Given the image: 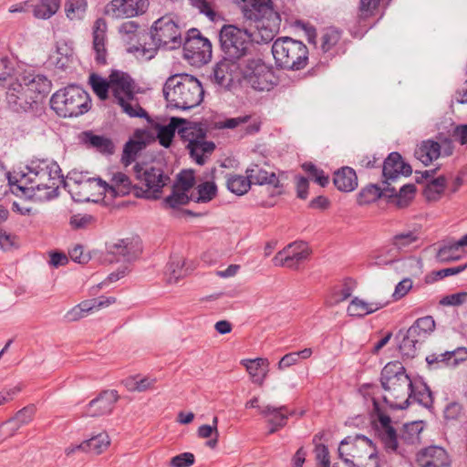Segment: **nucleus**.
<instances>
[{
	"mask_svg": "<svg viewBox=\"0 0 467 467\" xmlns=\"http://www.w3.org/2000/svg\"><path fill=\"white\" fill-rule=\"evenodd\" d=\"M162 91L168 107L182 110L199 106L204 95L201 82L188 74L169 77Z\"/></svg>",
	"mask_w": 467,
	"mask_h": 467,
	"instance_id": "obj_1",
	"label": "nucleus"
},
{
	"mask_svg": "<svg viewBox=\"0 0 467 467\" xmlns=\"http://www.w3.org/2000/svg\"><path fill=\"white\" fill-rule=\"evenodd\" d=\"M150 43H139L138 46H132L129 52H139L146 60L155 57L160 47L173 50L182 45V29L180 26L169 16H164L156 20L151 28L149 36Z\"/></svg>",
	"mask_w": 467,
	"mask_h": 467,
	"instance_id": "obj_2",
	"label": "nucleus"
},
{
	"mask_svg": "<svg viewBox=\"0 0 467 467\" xmlns=\"http://www.w3.org/2000/svg\"><path fill=\"white\" fill-rule=\"evenodd\" d=\"M380 383L387 392L383 401L394 410H404L410 406V399H406L412 380L406 373L400 362H389L381 370Z\"/></svg>",
	"mask_w": 467,
	"mask_h": 467,
	"instance_id": "obj_3",
	"label": "nucleus"
},
{
	"mask_svg": "<svg viewBox=\"0 0 467 467\" xmlns=\"http://www.w3.org/2000/svg\"><path fill=\"white\" fill-rule=\"evenodd\" d=\"M241 10L246 20L254 22L265 42L273 39L278 31L281 18L274 10L271 0H243Z\"/></svg>",
	"mask_w": 467,
	"mask_h": 467,
	"instance_id": "obj_4",
	"label": "nucleus"
},
{
	"mask_svg": "<svg viewBox=\"0 0 467 467\" xmlns=\"http://www.w3.org/2000/svg\"><path fill=\"white\" fill-rule=\"evenodd\" d=\"M272 54L277 68L297 71L306 67L309 52L302 41L284 36L275 40Z\"/></svg>",
	"mask_w": 467,
	"mask_h": 467,
	"instance_id": "obj_5",
	"label": "nucleus"
},
{
	"mask_svg": "<svg viewBox=\"0 0 467 467\" xmlns=\"http://www.w3.org/2000/svg\"><path fill=\"white\" fill-rule=\"evenodd\" d=\"M221 50L224 57L244 63L253 55L252 35L234 25H224L219 33Z\"/></svg>",
	"mask_w": 467,
	"mask_h": 467,
	"instance_id": "obj_6",
	"label": "nucleus"
},
{
	"mask_svg": "<svg viewBox=\"0 0 467 467\" xmlns=\"http://www.w3.org/2000/svg\"><path fill=\"white\" fill-rule=\"evenodd\" d=\"M50 106L60 117H78L89 110L90 99L79 86L69 85L52 95Z\"/></svg>",
	"mask_w": 467,
	"mask_h": 467,
	"instance_id": "obj_7",
	"label": "nucleus"
},
{
	"mask_svg": "<svg viewBox=\"0 0 467 467\" xmlns=\"http://www.w3.org/2000/svg\"><path fill=\"white\" fill-rule=\"evenodd\" d=\"M179 136L198 165H204L216 149L213 141L206 140V130L200 123L191 122L187 128H181Z\"/></svg>",
	"mask_w": 467,
	"mask_h": 467,
	"instance_id": "obj_8",
	"label": "nucleus"
},
{
	"mask_svg": "<svg viewBox=\"0 0 467 467\" xmlns=\"http://www.w3.org/2000/svg\"><path fill=\"white\" fill-rule=\"evenodd\" d=\"M136 178L140 181L145 188L135 189V197L148 200L161 198L162 188L170 182V177L164 173L161 168L148 167L142 169L140 164L134 166Z\"/></svg>",
	"mask_w": 467,
	"mask_h": 467,
	"instance_id": "obj_9",
	"label": "nucleus"
},
{
	"mask_svg": "<svg viewBox=\"0 0 467 467\" xmlns=\"http://www.w3.org/2000/svg\"><path fill=\"white\" fill-rule=\"evenodd\" d=\"M242 81L257 91H269L276 85L274 72L262 59L254 57L244 63Z\"/></svg>",
	"mask_w": 467,
	"mask_h": 467,
	"instance_id": "obj_10",
	"label": "nucleus"
},
{
	"mask_svg": "<svg viewBox=\"0 0 467 467\" xmlns=\"http://www.w3.org/2000/svg\"><path fill=\"white\" fill-rule=\"evenodd\" d=\"M340 445H352L353 452L350 455L353 458H361L359 451H364L368 455V460L365 463L355 462L353 460L343 456L341 449H338L339 458L348 467H379V456L376 451V447L373 441L362 434H357L355 436H347L340 441Z\"/></svg>",
	"mask_w": 467,
	"mask_h": 467,
	"instance_id": "obj_11",
	"label": "nucleus"
},
{
	"mask_svg": "<svg viewBox=\"0 0 467 467\" xmlns=\"http://www.w3.org/2000/svg\"><path fill=\"white\" fill-rule=\"evenodd\" d=\"M182 46L184 58L192 65L202 66L212 58V44L197 28H192L187 32Z\"/></svg>",
	"mask_w": 467,
	"mask_h": 467,
	"instance_id": "obj_12",
	"label": "nucleus"
},
{
	"mask_svg": "<svg viewBox=\"0 0 467 467\" xmlns=\"http://www.w3.org/2000/svg\"><path fill=\"white\" fill-rule=\"evenodd\" d=\"M57 172H61L57 162L44 159L33 160L26 166V171H21L20 177L16 181L17 187L24 194L27 193V187L41 183L47 175L55 176Z\"/></svg>",
	"mask_w": 467,
	"mask_h": 467,
	"instance_id": "obj_13",
	"label": "nucleus"
},
{
	"mask_svg": "<svg viewBox=\"0 0 467 467\" xmlns=\"http://www.w3.org/2000/svg\"><path fill=\"white\" fill-rule=\"evenodd\" d=\"M244 63L223 56L213 69L211 79L225 89H231L242 83Z\"/></svg>",
	"mask_w": 467,
	"mask_h": 467,
	"instance_id": "obj_14",
	"label": "nucleus"
},
{
	"mask_svg": "<svg viewBox=\"0 0 467 467\" xmlns=\"http://www.w3.org/2000/svg\"><path fill=\"white\" fill-rule=\"evenodd\" d=\"M310 254L309 247L305 242H296L279 251L273 258L275 266H285L296 269Z\"/></svg>",
	"mask_w": 467,
	"mask_h": 467,
	"instance_id": "obj_15",
	"label": "nucleus"
},
{
	"mask_svg": "<svg viewBox=\"0 0 467 467\" xmlns=\"http://www.w3.org/2000/svg\"><path fill=\"white\" fill-rule=\"evenodd\" d=\"M107 251L109 254L115 256L118 262H131L140 255L142 245L139 237H129L108 244Z\"/></svg>",
	"mask_w": 467,
	"mask_h": 467,
	"instance_id": "obj_16",
	"label": "nucleus"
},
{
	"mask_svg": "<svg viewBox=\"0 0 467 467\" xmlns=\"http://www.w3.org/2000/svg\"><path fill=\"white\" fill-rule=\"evenodd\" d=\"M412 173L411 166L403 161L400 153L392 151L385 159L382 165L383 184L391 186L401 175L410 176Z\"/></svg>",
	"mask_w": 467,
	"mask_h": 467,
	"instance_id": "obj_17",
	"label": "nucleus"
},
{
	"mask_svg": "<svg viewBox=\"0 0 467 467\" xmlns=\"http://www.w3.org/2000/svg\"><path fill=\"white\" fill-rule=\"evenodd\" d=\"M148 0H112L105 7V14L113 18L133 17L143 14Z\"/></svg>",
	"mask_w": 467,
	"mask_h": 467,
	"instance_id": "obj_18",
	"label": "nucleus"
},
{
	"mask_svg": "<svg viewBox=\"0 0 467 467\" xmlns=\"http://www.w3.org/2000/svg\"><path fill=\"white\" fill-rule=\"evenodd\" d=\"M61 172H57L55 176H47L43 179L41 183H36L35 186L27 187V193L25 195L31 200L45 202L49 201L58 194V184L62 181Z\"/></svg>",
	"mask_w": 467,
	"mask_h": 467,
	"instance_id": "obj_19",
	"label": "nucleus"
},
{
	"mask_svg": "<svg viewBox=\"0 0 467 467\" xmlns=\"http://www.w3.org/2000/svg\"><path fill=\"white\" fill-rule=\"evenodd\" d=\"M428 367L431 369L442 368H456L467 360V348L460 347L451 351L442 353H431L425 358Z\"/></svg>",
	"mask_w": 467,
	"mask_h": 467,
	"instance_id": "obj_20",
	"label": "nucleus"
},
{
	"mask_svg": "<svg viewBox=\"0 0 467 467\" xmlns=\"http://www.w3.org/2000/svg\"><path fill=\"white\" fill-rule=\"evenodd\" d=\"M416 464L418 467H449L451 459L444 448L431 445L417 453Z\"/></svg>",
	"mask_w": 467,
	"mask_h": 467,
	"instance_id": "obj_21",
	"label": "nucleus"
},
{
	"mask_svg": "<svg viewBox=\"0 0 467 467\" xmlns=\"http://www.w3.org/2000/svg\"><path fill=\"white\" fill-rule=\"evenodd\" d=\"M6 102L13 111L26 112L36 103L35 97L26 89L22 83L10 86L6 91Z\"/></svg>",
	"mask_w": 467,
	"mask_h": 467,
	"instance_id": "obj_22",
	"label": "nucleus"
},
{
	"mask_svg": "<svg viewBox=\"0 0 467 467\" xmlns=\"http://www.w3.org/2000/svg\"><path fill=\"white\" fill-rule=\"evenodd\" d=\"M135 81L126 72L112 70L110 73V90L114 99H135Z\"/></svg>",
	"mask_w": 467,
	"mask_h": 467,
	"instance_id": "obj_23",
	"label": "nucleus"
},
{
	"mask_svg": "<svg viewBox=\"0 0 467 467\" xmlns=\"http://www.w3.org/2000/svg\"><path fill=\"white\" fill-rule=\"evenodd\" d=\"M119 400L117 390H104L97 398L93 399L88 405L86 415L89 417H99L109 414Z\"/></svg>",
	"mask_w": 467,
	"mask_h": 467,
	"instance_id": "obj_24",
	"label": "nucleus"
},
{
	"mask_svg": "<svg viewBox=\"0 0 467 467\" xmlns=\"http://www.w3.org/2000/svg\"><path fill=\"white\" fill-rule=\"evenodd\" d=\"M149 137L146 130H137L134 132V138L127 141L123 148L121 162L124 166L130 165L136 160L138 153L146 147Z\"/></svg>",
	"mask_w": 467,
	"mask_h": 467,
	"instance_id": "obj_25",
	"label": "nucleus"
},
{
	"mask_svg": "<svg viewBox=\"0 0 467 467\" xmlns=\"http://www.w3.org/2000/svg\"><path fill=\"white\" fill-rule=\"evenodd\" d=\"M135 189H140V186L132 184L129 176L123 172L114 173L110 182H106L104 185V192L113 197L126 196L130 193L135 196Z\"/></svg>",
	"mask_w": 467,
	"mask_h": 467,
	"instance_id": "obj_26",
	"label": "nucleus"
},
{
	"mask_svg": "<svg viewBox=\"0 0 467 467\" xmlns=\"http://www.w3.org/2000/svg\"><path fill=\"white\" fill-rule=\"evenodd\" d=\"M190 121L184 119L172 117L170 119L169 124L161 125L159 123L152 124L153 128L157 131V138L161 146L169 148L172 142L176 131L179 133L181 128H187Z\"/></svg>",
	"mask_w": 467,
	"mask_h": 467,
	"instance_id": "obj_27",
	"label": "nucleus"
},
{
	"mask_svg": "<svg viewBox=\"0 0 467 467\" xmlns=\"http://www.w3.org/2000/svg\"><path fill=\"white\" fill-rule=\"evenodd\" d=\"M107 25L101 18H98L93 26V50L95 52V61L99 65L107 63V49L105 47Z\"/></svg>",
	"mask_w": 467,
	"mask_h": 467,
	"instance_id": "obj_28",
	"label": "nucleus"
},
{
	"mask_svg": "<svg viewBox=\"0 0 467 467\" xmlns=\"http://www.w3.org/2000/svg\"><path fill=\"white\" fill-rule=\"evenodd\" d=\"M26 89L35 97L36 101L38 99L46 97L51 90V81L41 74H28L23 78V83Z\"/></svg>",
	"mask_w": 467,
	"mask_h": 467,
	"instance_id": "obj_29",
	"label": "nucleus"
},
{
	"mask_svg": "<svg viewBox=\"0 0 467 467\" xmlns=\"http://www.w3.org/2000/svg\"><path fill=\"white\" fill-rule=\"evenodd\" d=\"M260 413L264 417L268 418L267 421L271 425V428L268 431V434H273L285 427L287 423L288 415L292 414V412L289 413L287 411L285 406L274 407L271 405H267L263 408Z\"/></svg>",
	"mask_w": 467,
	"mask_h": 467,
	"instance_id": "obj_30",
	"label": "nucleus"
},
{
	"mask_svg": "<svg viewBox=\"0 0 467 467\" xmlns=\"http://www.w3.org/2000/svg\"><path fill=\"white\" fill-rule=\"evenodd\" d=\"M396 194V189L388 184H384L383 188L376 184H369L363 188L358 195V203L365 205L376 202L380 197L393 198Z\"/></svg>",
	"mask_w": 467,
	"mask_h": 467,
	"instance_id": "obj_31",
	"label": "nucleus"
},
{
	"mask_svg": "<svg viewBox=\"0 0 467 467\" xmlns=\"http://www.w3.org/2000/svg\"><path fill=\"white\" fill-rule=\"evenodd\" d=\"M106 182L101 178H92V180L85 181L83 184L78 187H71L69 192L76 202H89L94 195L95 191L102 190L104 192Z\"/></svg>",
	"mask_w": 467,
	"mask_h": 467,
	"instance_id": "obj_32",
	"label": "nucleus"
},
{
	"mask_svg": "<svg viewBox=\"0 0 467 467\" xmlns=\"http://www.w3.org/2000/svg\"><path fill=\"white\" fill-rule=\"evenodd\" d=\"M245 173L248 175L251 184L271 185L275 189L282 187L275 172L267 171L257 164H252L248 167Z\"/></svg>",
	"mask_w": 467,
	"mask_h": 467,
	"instance_id": "obj_33",
	"label": "nucleus"
},
{
	"mask_svg": "<svg viewBox=\"0 0 467 467\" xmlns=\"http://www.w3.org/2000/svg\"><path fill=\"white\" fill-rule=\"evenodd\" d=\"M441 155V146L432 140L421 141L414 151V156L423 165L428 166Z\"/></svg>",
	"mask_w": 467,
	"mask_h": 467,
	"instance_id": "obj_34",
	"label": "nucleus"
},
{
	"mask_svg": "<svg viewBox=\"0 0 467 467\" xmlns=\"http://www.w3.org/2000/svg\"><path fill=\"white\" fill-rule=\"evenodd\" d=\"M82 141L88 148L95 149L97 151L103 154L111 155L115 150L111 139L104 135L94 134L91 130L82 133Z\"/></svg>",
	"mask_w": 467,
	"mask_h": 467,
	"instance_id": "obj_35",
	"label": "nucleus"
},
{
	"mask_svg": "<svg viewBox=\"0 0 467 467\" xmlns=\"http://www.w3.org/2000/svg\"><path fill=\"white\" fill-rule=\"evenodd\" d=\"M334 185L340 192H349L358 186V177L354 169L350 167H342L334 172Z\"/></svg>",
	"mask_w": 467,
	"mask_h": 467,
	"instance_id": "obj_36",
	"label": "nucleus"
},
{
	"mask_svg": "<svg viewBox=\"0 0 467 467\" xmlns=\"http://www.w3.org/2000/svg\"><path fill=\"white\" fill-rule=\"evenodd\" d=\"M406 399L411 402H417L424 408H431L433 403L431 391L428 385L422 381H412V387L410 388Z\"/></svg>",
	"mask_w": 467,
	"mask_h": 467,
	"instance_id": "obj_37",
	"label": "nucleus"
},
{
	"mask_svg": "<svg viewBox=\"0 0 467 467\" xmlns=\"http://www.w3.org/2000/svg\"><path fill=\"white\" fill-rule=\"evenodd\" d=\"M435 329V321L431 316L418 318L408 331L411 337L418 339L420 344L431 335Z\"/></svg>",
	"mask_w": 467,
	"mask_h": 467,
	"instance_id": "obj_38",
	"label": "nucleus"
},
{
	"mask_svg": "<svg viewBox=\"0 0 467 467\" xmlns=\"http://www.w3.org/2000/svg\"><path fill=\"white\" fill-rule=\"evenodd\" d=\"M386 306V303L381 302H365L362 299L355 297L351 300L348 306L347 312L350 317H363L367 315L372 314Z\"/></svg>",
	"mask_w": 467,
	"mask_h": 467,
	"instance_id": "obj_39",
	"label": "nucleus"
},
{
	"mask_svg": "<svg viewBox=\"0 0 467 467\" xmlns=\"http://www.w3.org/2000/svg\"><path fill=\"white\" fill-rule=\"evenodd\" d=\"M241 363L245 367L253 381L262 385L268 370V359L257 358L254 359H244Z\"/></svg>",
	"mask_w": 467,
	"mask_h": 467,
	"instance_id": "obj_40",
	"label": "nucleus"
},
{
	"mask_svg": "<svg viewBox=\"0 0 467 467\" xmlns=\"http://www.w3.org/2000/svg\"><path fill=\"white\" fill-rule=\"evenodd\" d=\"M73 57V49L64 41L57 43L55 52L50 56V61L58 69L67 68Z\"/></svg>",
	"mask_w": 467,
	"mask_h": 467,
	"instance_id": "obj_41",
	"label": "nucleus"
},
{
	"mask_svg": "<svg viewBox=\"0 0 467 467\" xmlns=\"http://www.w3.org/2000/svg\"><path fill=\"white\" fill-rule=\"evenodd\" d=\"M457 241H443L437 251L436 258L439 262L447 263L457 261L461 258L460 248Z\"/></svg>",
	"mask_w": 467,
	"mask_h": 467,
	"instance_id": "obj_42",
	"label": "nucleus"
},
{
	"mask_svg": "<svg viewBox=\"0 0 467 467\" xmlns=\"http://www.w3.org/2000/svg\"><path fill=\"white\" fill-rule=\"evenodd\" d=\"M402 337L399 345V348L402 356L408 358H414L421 345L420 342L418 339L411 337L408 330L405 333L402 330H400L397 337Z\"/></svg>",
	"mask_w": 467,
	"mask_h": 467,
	"instance_id": "obj_43",
	"label": "nucleus"
},
{
	"mask_svg": "<svg viewBox=\"0 0 467 467\" xmlns=\"http://www.w3.org/2000/svg\"><path fill=\"white\" fill-rule=\"evenodd\" d=\"M226 187L231 192L241 196L249 191L251 187V181L247 174L246 176L229 174L227 176Z\"/></svg>",
	"mask_w": 467,
	"mask_h": 467,
	"instance_id": "obj_44",
	"label": "nucleus"
},
{
	"mask_svg": "<svg viewBox=\"0 0 467 467\" xmlns=\"http://www.w3.org/2000/svg\"><path fill=\"white\" fill-rule=\"evenodd\" d=\"M60 4L61 0H41L34 6V16L39 19H48L57 12Z\"/></svg>",
	"mask_w": 467,
	"mask_h": 467,
	"instance_id": "obj_45",
	"label": "nucleus"
},
{
	"mask_svg": "<svg viewBox=\"0 0 467 467\" xmlns=\"http://www.w3.org/2000/svg\"><path fill=\"white\" fill-rule=\"evenodd\" d=\"M109 445V439L107 433L101 432L88 440L84 441L86 452L100 454Z\"/></svg>",
	"mask_w": 467,
	"mask_h": 467,
	"instance_id": "obj_46",
	"label": "nucleus"
},
{
	"mask_svg": "<svg viewBox=\"0 0 467 467\" xmlns=\"http://www.w3.org/2000/svg\"><path fill=\"white\" fill-rule=\"evenodd\" d=\"M89 84L99 99L106 100L109 98V90L110 89V75L109 76V80H107L99 75L93 73L89 77Z\"/></svg>",
	"mask_w": 467,
	"mask_h": 467,
	"instance_id": "obj_47",
	"label": "nucleus"
},
{
	"mask_svg": "<svg viewBox=\"0 0 467 467\" xmlns=\"http://www.w3.org/2000/svg\"><path fill=\"white\" fill-rule=\"evenodd\" d=\"M197 197L193 199L196 202H208L217 195V185L213 181H207L199 183L196 187Z\"/></svg>",
	"mask_w": 467,
	"mask_h": 467,
	"instance_id": "obj_48",
	"label": "nucleus"
},
{
	"mask_svg": "<svg viewBox=\"0 0 467 467\" xmlns=\"http://www.w3.org/2000/svg\"><path fill=\"white\" fill-rule=\"evenodd\" d=\"M421 421H413L410 423H406L403 426L402 432L400 434V439L409 444H414L420 442V432L422 431Z\"/></svg>",
	"mask_w": 467,
	"mask_h": 467,
	"instance_id": "obj_49",
	"label": "nucleus"
},
{
	"mask_svg": "<svg viewBox=\"0 0 467 467\" xmlns=\"http://www.w3.org/2000/svg\"><path fill=\"white\" fill-rule=\"evenodd\" d=\"M133 100L134 99H128L125 98V99H120L119 100H117V103L121 107L123 112H125L130 117H131V118H135V117L145 118V119H147L148 122L151 123L152 120L150 119L147 111L143 108H141L138 102H136L135 104H132Z\"/></svg>",
	"mask_w": 467,
	"mask_h": 467,
	"instance_id": "obj_50",
	"label": "nucleus"
},
{
	"mask_svg": "<svg viewBox=\"0 0 467 467\" xmlns=\"http://www.w3.org/2000/svg\"><path fill=\"white\" fill-rule=\"evenodd\" d=\"M446 187V178L439 176L433 179L424 189V195L428 201L438 200Z\"/></svg>",
	"mask_w": 467,
	"mask_h": 467,
	"instance_id": "obj_51",
	"label": "nucleus"
},
{
	"mask_svg": "<svg viewBox=\"0 0 467 467\" xmlns=\"http://www.w3.org/2000/svg\"><path fill=\"white\" fill-rule=\"evenodd\" d=\"M88 7L87 0H67L65 11L70 20L80 19L86 13Z\"/></svg>",
	"mask_w": 467,
	"mask_h": 467,
	"instance_id": "obj_52",
	"label": "nucleus"
},
{
	"mask_svg": "<svg viewBox=\"0 0 467 467\" xmlns=\"http://www.w3.org/2000/svg\"><path fill=\"white\" fill-rule=\"evenodd\" d=\"M139 25L134 21H127L121 24L119 28V32L126 37L127 41H132L138 38L139 41L146 42V38L149 36L147 33H138Z\"/></svg>",
	"mask_w": 467,
	"mask_h": 467,
	"instance_id": "obj_53",
	"label": "nucleus"
},
{
	"mask_svg": "<svg viewBox=\"0 0 467 467\" xmlns=\"http://www.w3.org/2000/svg\"><path fill=\"white\" fill-rule=\"evenodd\" d=\"M94 308H99L97 298L80 303L67 314V317L71 321H76L84 317Z\"/></svg>",
	"mask_w": 467,
	"mask_h": 467,
	"instance_id": "obj_54",
	"label": "nucleus"
},
{
	"mask_svg": "<svg viewBox=\"0 0 467 467\" xmlns=\"http://www.w3.org/2000/svg\"><path fill=\"white\" fill-rule=\"evenodd\" d=\"M188 192L173 191L172 193L164 199V203L171 208H177L180 205H186L191 200L194 199L193 194L189 196Z\"/></svg>",
	"mask_w": 467,
	"mask_h": 467,
	"instance_id": "obj_55",
	"label": "nucleus"
},
{
	"mask_svg": "<svg viewBox=\"0 0 467 467\" xmlns=\"http://www.w3.org/2000/svg\"><path fill=\"white\" fill-rule=\"evenodd\" d=\"M418 240V234L415 232L409 231L393 236L392 244L399 250H403Z\"/></svg>",
	"mask_w": 467,
	"mask_h": 467,
	"instance_id": "obj_56",
	"label": "nucleus"
},
{
	"mask_svg": "<svg viewBox=\"0 0 467 467\" xmlns=\"http://www.w3.org/2000/svg\"><path fill=\"white\" fill-rule=\"evenodd\" d=\"M341 34L335 28H328L322 36L321 48L323 52L330 51L340 40Z\"/></svg>",
	"mask_w": 467,
	"mask_h": 467,
	"instance_id": "obj_57",
	"label": "nucleus"
},
{
	"mask_svg": "<svg viewBox=\"0 0 467 467\" xmlns=\"http://www.w3.org/2000/svg\"><path fill=\"white\" fill-rule=\"evenodd\" d=\"M416 187L412 183L404 184L399 191L396 190V194L393 197L398 198V205L404 207L408 205L409 202L414 197Z\"/></svg>",
	"mask_w": 467,
	"mask_h": 467,
	"instance_id": "obj_58",
	"label": "nucleus"
},
{
	"mask_svg": "<svg viewBox=\"0 0 467 467\" xmlns=\"http://www.w3.org/2000/svg\"><path fill=\"white\" fill-rule=\"evenodd\" d=\"M183 262L181 258L172 259L167 265L166 274L169 283H176L182 276Z\"/></svg>",
	"mask_w": 467,
	"mask_h": 467,
	"instance_id": "obj_59",
	"label": "nucleus"
},
{
	"mask_svg": "<svg viewBox=\"0 0 467 467\" xmlns=\"http://www.w3.org/2000/svg\"><path fill=\"white\" fill-rule=\"evenodd\" d=\"M195 178L192 170H183L178 174L177 183L181 190L189 192L194 185Z\"/></svg>",
	"mask_w": 467,
	"mask_h": 467,
	"instance_id": "obj_60",
	"label": "nucleus"
},
{
	"mask_svg": "<svg viewBox=\"0 0 467 467\" xmlns=\"http://www.w3.org/2000/svg\"><path fill=\"white\" fill-rule=\"evenodd\" d=\"M467 303V292L462 291L455 294L448 295L442 297L440 304L442 306H458Z\"/></svg>",
	"mask_w": 467,
	"mask_h": 467,
	"instance_id": "obj_61",
	"label": "nucleus"
},
{
	"mask_svg": "<svg viewBox=\"0 0 467 467\" xmlns=\"http://www.w3.org/2000/svg\"><path fill=\"white\" fill-rule=\"evenodd\" d=\"M94 216L90 214H75L70 218V224L75 229H84L95 223Z\"/></svg>",
	"mask_w": 467,
	"mask_h": 467,
	"instance_id": "obj_62",
	"label": "nucleus"
},
{
	"mask_svg": "<svg viewBox=\"0 0 467 467\" xmlns=\"http://www.w3.org/2000/svg\"><path fill=\"white\" fill-rule=\"evenodd\" d=\"M195 462L194 455L192 452L180 453L171 459V467H190Z\"/></svg>",
	"mask_w": 467,
	"mask_h": 467,
	"instance_id": "obj_63",
	"label": "nucleus"
},
{
	"mask_svg": "<svg viewBox=\"0 0 467 467\" xmlns=\"http://www.w3.org/2000/svg\"><path fill=\"white\" fill-rule=\"evenodd\" d=\"M462 414V405L456 401L449 403L444 409V418L448 420H459Z\"/></svg>",
	"mask_w": 467,
	"mask_h": 467,
	"instance_id": "obj_64",
	"label": "nucleus"
}]
</instances>
